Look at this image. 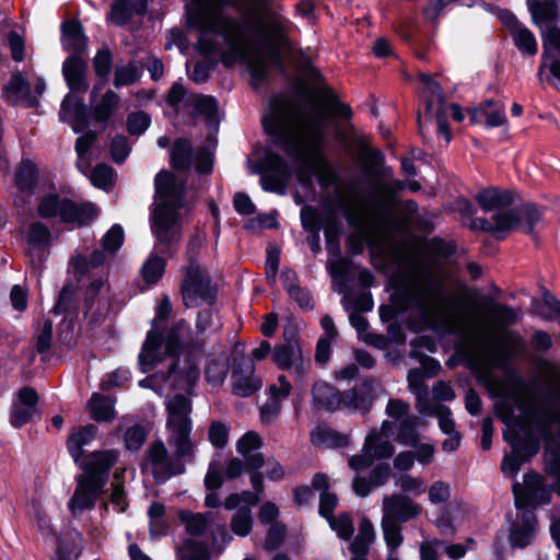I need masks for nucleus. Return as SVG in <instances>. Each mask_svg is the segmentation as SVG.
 Returning <instances> with one entry per match:
<instances>
[{
  "instance_id": "1",
  "label": "nucleus",
  "mask_w": 560,
  "mask_h": 560,
  "mask_svg": "<svg viewBox=\"0 0 560 560\" xmlns=\"http://www.w3.org/2000/svg\"><path fill=\"white\" fill-rule=\"evenodd\" d=\"M272 0H190L187 20L198 32L196 49L219 56L230 68L244 61L255 82L267 78L270 66H281L288 21L271 7Z\"/></svg>"
},
{
  "instance_id": "2",
  "label": "nucleus",
  "mask_w": 560,
  "mask_h": 560,
  "mask_svg": "<svg viewBox=\"0 0 560 560\" xmlns=\"http://www.w3.org/2000/svg\"><path fill=\"white\" fill-rule=\"evenodd\" d=\"M395 304L415 317L417 328L465 329L467 359L475 373L485 378L501 365L510 348L522 342L516 332L505 330L520 322V310L492 302L487 320L464 326L452 312L453 300L446 292L444 276L429 267H412L405 272L395 293Z\"/></svg>"
},
{
  "instance_id": "3",
  "label": "nucleus",
  "mask_w": 560,
  "mask_h": 560,
  "mask_svg": "<svg viewBox=\"0 0 560 560\" xmlns=\"http://www.w3.org/2000/svg\"><path fill=\"white\" fill-rule=\"evenodd\" d=\"M325 120L320 107L302 112L292 100L277 96L271 100L270 112L262 118V125L294 162L307 171L322 173L328 167L324 155Z\"/></svg>"
},
{
  "instance_id": "4",
  "label": "nucleus",
  "mask_w": 560,
  "mask_h": 560,
  "mask_svg": "<svg viewBox=\"0 0 560 560\" xmlns=\"http://www.w3.org/2000/svg\"><path fill=\"white\" fill-rule=\"evenodd\" d=\"M156 208L153 213L152 232L155 247L172 256L182 238L179 209L183 207L185 186L168 171H161L154 179Z\"/></svg>"
},
{
  "instance_id": "5",
  "label": "nucleus",
  "mask_w": 560,
  "mask_h": 560,
  "mask_svg": "<svg viewBox=\"0 0 560 560\" xmlns=\"http://www.w3.org/2000/svg\"><path fill=\"white\" fill-rule=\"evenodd\" d=\"M526 3L532 22L541 34L542 52L537 75L560 90V0H527Z\"/></svg>"
},
{
  "instance_id": "6",
  "label": "nucleus",
  "mask_w": 560,
  "mask_h": 560,
  "mask_svg": "<svg viewBox=\"0 0 560 560\" xmlns=\"http://www.w3.org/2000/svg\"><path fill=\"white\" fill-rule=\"evenodd\" d=\"M512 490L515 506L523 512L521 520L510 528L509 541L512 548H525L532 544L536 529V517L532 509L548 503L551 489L541 475L528 471L524 475L523 483L515 481Z\"/></svg>"
},
{
  "instance_id": "7",
  "label": "nucleus",
  "mask_w": 560,
  "mask_h": 560,
  "mask_svg": "<svg viewBox=\"0 0 560 560\" xmlns=\"http://www.w3.org/2000/svg\"><path fill=\"white\" fill-rule=\"evenodd\" d=\"M114 457H74L82 470L77 476V488L69 502V510L78 514L94 506L109 478Z\"/></svg>"
},
{
  "instance_id": "8",
  "label": "nucleus",
  "mask_w": 560,
  "mask_h": 560,
  "mask_svg": "<svg viewBox=\"0 0 560 560\" xmlns=\"http://www.w3.org/2000/svg\"><path fill=\"white\" fill-rule=\"evenodd\" d=\"M385 413L394 421H398L396 441L411 452L399 455H432L435 451L431 441L421 436L418 431L420 419L410 415V405L399 398H390L385 407Z\"/></svg>"
},
{
  "instance_id": "9",
  "label": "nucleus",
  "mask_w": 560,
  "mask_h": 560,
  "mask_svg": "<svg viewBox=\"0 0 560 560\" xmlns=\"http://www.w3.org/2000/svg\"><path fill=\"white\" fill-rule=\"evenodd\" d=\"M166 411L170 445L175 447V455H190L194 452V444L190 440L192 429L191 400L182 394H177L166 401Z\"/></svg>"
},
{
  "instance_id": "10",
  "label": "nucleus",
  "mask_w": 560,
  "mask_h": 560,
  "mask_svg": "<svg viewBox=\"0 0 560 560\" xmlns=\"http://www.w3.org/2000/svg\"><path fill=\"white\" fill-rule=\"evenodd\" d=\"M180 293L187 307H197L201 303L212 304L215 300V288L209 275L195 261L184 269Z\"/></svg>"
},
{
  "instance_id": "11",
  "label": "nucleus",
  "mask_w": 560,
  "mask_h": 560,
  "mask_svg": "<svg viewBox=\"0 0 560 560\" xmlns=\"http://www.w3.org/2000/svg\"><path fill=\"white\" fill-rule=\"evenodd\" d=\"M402 184L399 180H394L392 184L385 182H377L374 185L373 192L375 201L373 205L374 214L370 217L361 210H352L347 213L348 221L353 225H384L389 220V211L392 208V197L395 189H400Z\"/></svg>"
},
{
  "instance_id": "12",
  "label": "nucleus",
  "mask_w": 560,
  "mask_h": 560,
  "mask_svg": "<svg viewBox=\"0 0 560 560\" xmlns=\"http://www.w3.org/2000/svg\"><path fill=\"white\" fill-rule=\"evenodd\" d=\"M173 358L165 375V382H170L175 389H183L190 393L199 380L200 371L198 360L192 352H180Z\"/></svg>"
},
{
  "instance_id": "13",
  "label": "nucleus",
  "mask_w": 560,
  "mask_h": 560,
  "mask_svg": "<svg viewBox=\"0 0 560 560\" xmlns=\"http://www.w3.org/2000/svg\"><path fill=\"white\" fill-rule=\"evenodd\" d=\"M172 167L186 171L195 166L196 172L209 174L212 171V156L207 149H201L194 158L192 144L185 138L176 139L171 150Z\"/></svg>"
},
{
  "instance_id": "14",
  "label": "nucleus",
  "mask_w": 560,
  "mask_h": 560,
  "mask_svg": "<svg viewBox=\"0 0 560 560\" xmlns=\"http://www.w3.org/2000/svg\"><path fill=\"white\" fill-rule=\"evenodd\" d=\"M243 462L238 457H233L228 460L224 465L214 460L209 465L208 472L205 477V486L208 493L205 498V505L207 508H218L221 504V500L218 494V490L223 483V475L229 479L238 477L243 471Z\"/></svg>"
},
{
  "instance_id": "15",
  "label": "nucleus",
  "mask_w": 560,
  "mask_h": 560,
  "mask_svg": "<svg viewBox=\"0 0 560 560\" xmlns=\"http://www.w3.org/2000/svg\"><path fill=\"white\" fill-rule=\"evenodd\" d=\"M254 173L261 174V187L266 191L283 192L289 179V166L278 154L268 152L265 159L258 162Z\"/></svg>"
},
{
  "instance_id": "16",
  "label": "nucleus",
  "mask_w": 560,
  "mask_h": 560,
  "mask_svg": "<svg viewBox=\"0 0 560 560\" xmlns=\"http://www.w3.org/2000/svg\"><path fill=\"white\" fill-rule=\"evenodd\" d=\"M421 510L409 495L393 493L383 498L382 520L401 524L418 517Z\"/></svg>"
},
{
  "instance_id": "17",
  "label": "nucleus",
  "mask_w": 560,
  "mask_h": 560,
  "mask_svg": "<svg viewBox=\"0 0 560 560\" xmlns=\"http://www.w3.org/2000/svg\"><path fill=\"white\" fill-rule=\"evenodd\" d=\"M38 183V171L30 160H23L15 170V192L12 194L13 206L23 208L31 202Z\"/></svg>"
},
{
  "instance_id": "18",
  "label": "nucleus",
  "mask_w": 560,
  "mask_h": 560,
  "mask_svg": "<svg viewBox=\"0 0 560 560\" xmlns=\"http://www.w3.org/2000/svg\"><path fill=\"white\" fill-rule=\"evenodd\" d=\"M500 20L506 27L517 50L525 57L536 56L538 43L534 33L510 11L501 12Z\"/></svg>"
},
{
  "instance_id": "19",
  "label": "nucleus",
  "mask_w": 560,
  "mask_h": 560,
  "mask_svg": "<svg viewBox=\"0 0 560 560\" xmlns=\"http://www.w3.org/2000/svg\"><path fill=\"white\" fill-rule=\"evenodd\" d=\"M231 382L232 392L238 397L252 396L262 385L260 378L255 374L253 361L247 358L234 362Z\"/></svg>"
},
{
  "instance_id": "20",
  "label": "nucleus",
  "mask_w": 560,
  "mask_h": 560,
  "mask_svg": "<svg viewBox=\"0 0 560 560\" xmlns=\"http://www.w3.org/2000/svg\"><path fill=\"white\" fill-rule=\"evenodd\" d=\"M249 460L247 463L250 470V481L256 490V492L252 491H243L242 493H232L224 501V508L226 510H234L240 506H254L259 501V492L262 491V477L261 474L257 470L260 469L264 465V457H247Z\"/></svg>"
},
{
  "instance_id": "21",
  "label": "nucleus",
  "mask_w": 560,
  "mask_h": 560,
  "mask_svg": "<svg viewBox=\"0 0 560 560\" xmlns=\"http://www.w3.org/2000/svg\"><path fill=\"white\" fill-rule=\"evenodd\" d=\"M165 355L168 354L160 329H150L138 357L141 372L147 373L153 370L164 360Z\"/></svg>"
},
{
  "instance_id": "22",
  "label": "nucleus",
  "mask_w": 560,
  "mask_h": 560,
  "mask_svg": "<svg viewBox=\"0 0 560 560\" xmlns=\"http://www.w3.org/2000/svg\"><path fill=\"white\" fill-rule=\"evenodd\" d=\"M375 398V381L366 378L353 388L342 392L341 408L368 412Z\"/></svg>"
},
{
  "instance_id": "23",
  "label": "nucleus",
  "mask_w": 560,
  "mask_h": 560,
  "mask_svg": "<svg viewBox=\"0 0 560 560\" xmlns=\"http://www.w3.org/2000/svg\"><path fill=\"white\" fill-rule=\"evenodd\" d=\"M394 431V422L384 420L381 428L372 429L363 444V455H393L395 446L390 441Z\"/></svg>"
},
{
  "instance_id": "24",
  "label": "nucleus",
  "mask_w": 560,
  "mask_h": 560,
  "mask_svg": "<svg viewBox=\"0 0 560 560\" xmlns=\"http://www.w3.org/2000/svg\"><path fill=\"white\" fill-rule=\"evenodd\" d=\"M164 342L168 355L186 352L184 348H199L201 346V341L198 337L195 338L191 335L189 325L184 319L176 322L171 327Z\"/></svg>"
},
{
  "instance_id": "25",
  "label": "nucleus",
  "mask_w": 560,
  "mask_h": 560,
  "mask_svg": "<svg viewBox=\"0 0 560 560\" xmlns=\"http://www.w3.org/2000/svg\"><path fill=\"white\" fill-rule=\"evenodd\" d=\"M312 406L318 411H335L341 409L342 392L325 382L316 381L311 389Z\"/></svg>"
},
{
  "instance_id": "26",
  "label": "nucleus",
  "mask_w": 560,
  "mask_h": 560,
  "mask_svg": "<svg viewBox=\"0 0 560 560\" xmlns=\"http://www.w3.org/2000/svg\"><path fill=\"white\" fill-rule=\"evenodd\" d=\"M98 217V209L93 202L77 203L63 198L61 221L83 226L90 224Z\"/></svg>"
},
{
  "instance_id": "27",
  "label": "nucleus",
  "mask_w": 560,
  "mask_h": 560,
  "mask_svg": "<svg viewBox=\"0 0 560 560\" xmlns=\"http://www.w3.org/2000/svg\"><path fill=\"white\" fill-rule=\"evenodd\" d=\"M59 117L68 122L75 133L82 132L89 124L85 105L70 94L66 95L61 103Z\"/></svg>"
},
{
  "instance_id": "28",
  "label": "nucleus",
  "mask_w": 560,
  "mask_h": 560,
  "mask_svg": "<svg viewBox=\"0 0 560 560\" xmlns=\"http://www.w3.org/2000/svg\"><path fill=\"white\" fill-rule=\"evenodd\" d=\"M142 467L150 471L159 483L184 471L182 457H147Z\"/></svg>"
},
{
  "instance_id": "29",
  "label": "nucleus",
  "mask_w": 560,
  "mask_h": 560,
  "mask_svg": "<svg viewBox=\"0 0 560 560\" xmlns=\"http://www.w3.org/2000/svg\"><path fill=\"white\" fill-rule=\"evenodd\" d=\"M2 96L8 104H22L26 107L36 105V100L31 94V86L21 73H15L11 77L3 86Z\"/></svg>"
},
{
  "instance_id": "30",
  "label": "nucleus",
  "mask_w": 560,
  "mask_h": 560,
  "mask_svg": "<svg viewBox=\"0 0 560 560\" xmlns=\"http://www.w3.org/2000/svg\"><path fill=\"white\" fill-rule=\"evenodd\" d=\"M86 70V62L80 56H70L63 61L62 74L71 91L85 92L89 89Z\"/></svg>"
},
{
  "instance_id": "31",
  "label": "nucleus",
  "mask_w": 560,
  "mask_h": 560,
  "mask_svg": "<svg viewBox=\"0 0 560 560\" xmlns=\"http://www.w3.org/2000/svg\"><path fill=\"white\" fill-rule=\"evenodd\" d=\"M310 441L315 446L342 450L350 445L349 434L341 433L328 425L315 427L310 433Z\"/></svg>"
},
{
  "instance_id": "32",
  "label": "nucleus",
  "mask_w": 560,
  "mask_h": 560,
  "mask_svg": "<svg viewBox=\"0 0 560 560\" xmlns=\"http://www.w3.org/2000/svg\"><path fill=\"white\" fill-rule=\"evenodd\" d=\"M419 80L422 83L421 94L425 102V114H433L436 109L446 108L441 85L427 73H419Z\"/></svg>"
},
{
  "instance_id": "33",
  "label": "nucleus",
  "mask_w": 560,
  "mask_h": 560,
  "mask_svg": "<svg viewBox=\"0 0 560 560\" xmlns=\"http://www.w3.org/2000/svg\"><path fill=\"white\" fill-rule=\"evenodd\" d=\"M375 540V530L372 522L363 518L359 525V532L349 546L352 553L351 560H368L371 545Z\"/></svg>"
},
{
  "instance_id": "34",
  "label": "nucleus",
  "mask_w": 560,
  "mask_h": 560,
  "mask_svg": "<svg viewBox=\"0 0 560 560\" xmlns=\"http://www.w3.org/2000/svg\"><path fill=\"white\" fill-rule=\"evenodd\" d=\"M62 46L72 56H79L85 51L88 39L79 22L67 21L62 24Z\"/></svg>"
},
{
  "instance_id": "35",
  "label": "nucleus",
  "mask_w": 560,
  "mask_h": 560,
  "mask_svg": "<svg viewBox=\"0 0 560 560\" xmlns=\"http://www.w3.org/2000/svg\"><path fill=\"white\" fill-rule=\"evenodd\" d=\"M230 369V355L228 351L210 354L206 368V380L212 386H220L226 378Z\"/></svg>"
},
{
  "instance_id": "36",
  "label": "nucleus",
  "mask_w": 560,
  "mask_h": 560,
  "mask_svg": "<svg viewBox=\"0 0 560 560\" xmlns=\"http://www.w3.org/2000/svg\"><path fill=\"white\" fill-rule=\"evenodd\" d=\"M114 404L115 400L109 396L94 393L88 401L86 409L95 421L108 422L116 416Z\"/></svg>"
},
{
  "instance_id": "37",
  "label": "nucleus",
  "mask_w": 560,
  "mask_h": 560,
  "mask_svg": "<svg viewBox=\"0 0 560 560\" xmlns=\"http://www.w3.org/2000/svg\"><path fill=\"white\" fill-rule=\"evenodd\" d=\"M98 428L92 423L73 428L67 441L69 452L72 455H80L83 447L95 440Z\"/></svg>"
},
{
  "instance_id": "38",
  "label": "nucleus",
  "mask_w": 560,
  "mask_h": 560,
  "mask_svg": "<svg viewBox=\"0 0 560 560\" xmlns=\"http://www.w3.org/2000/svg\"><path fill=\"white\" fill-rule=\"evenodd\" d=\"M477 201L482 210L491 211L512 203L513 198L510 191H501L497 188L481 190L477 195Z\"/></svg>"
},
{
  "instance_id": "39",
  "label": "nucleus",
  "mask_w": 560,
  "mask_h": 560,
  "mask_svg": "<svg viewBox=\"0 0 560 560\" xmlns=\"http://www.w3.org/2000/svg\"><path fill=\"white\" fill-rule=\"evenodd\" d=\"M300 358H302V351L295 341L277 346L272 352L273 362L282 370H290V366Z\"/></svg>"
},
{
  "instance_id": "40",
  "label": "nucleus",
  "mask_w": 560,
  "mask_h": 560,
  "mask_svg": "<svg viewBox=\"0 0 560 560\" xmlns=\"http://www.w3.org/2000/svg\"><path fill=\"white\" fill-rule=\"evenodd\" d=\"M179 520L186 525V530L192 536H203L211 522V513H192L180 511Z\"/></svg>"
},
{
  "instance_id": "41",
  "label": "nucleus",
  "mask_w": 560,
  "mask_h": 560,
  "mask_svg": "<svg viewBox=\"0 0 560 560\" xmlns=\"http://www.w3.org/2000/svg\"><path fill=\"white\" fill-rule=\"evenodd\" d=\"M148 516L150 535L152 537L166 535L168 525L165 518L164 504L160 502H153L148 510Z\"/></svg>"
},
{
  "instance_id": "42",
  "label": "nucleus",
  "mask_w": 560,
  "mask_h": 560,
  "mask_svg": "<svg viewBox=\"0 0 560 560\" xmlns=\"http://www.w3.org/2000/svg\"><path fill=\"white\" fill-rule=\"evenodd\" d=\"M119 104V96L112 90L105 92L101 101L93 108V116L100 122L107 121Z\"/></svg>"
},
{
  "instance_id": "43",
  "label": "nucleus",
  "mask_w": 560,
  "mask_h": 560,
  "mask_svg": "<svg viewBox=\"0 0 560 560\" xmlns=\"http://www.w3.org/2000/svg\"><path fill=\"white\" fill-rule=\"evenodd\" d=\"M253 528L252 510L248 506H240L231 518L232 532L241 537L249 535Z\"/></svg>"
},
{
  "instance_id": "44",
  "label": "nucleus",
  "mask_w": 560,
  "mask_h": 560,
  "mask_svg": "<svg viewBox=\"0 0 560 560\" xmlns=\"http://www.w3.org/2000/svg\"><path fill=\"white\" fill-rule=\"evenodd\" d=\"M106 259L107 253L105 250L96 249L91 254L89 259L78 255L72 259V265L78 273L84 276L88 275L91 269L101 267Z\"/></svg>"
},
{
  "instance_id": "45",
  "label": "nucleus",
  "mask_w": 560,
  "mask_h": 560,
  "mask_svg": "<svg viewBox=\"0 0 560 560\" xmlns=\"http://www.w3.org/2000/svg\"><path fill=\"white\" fill-rule=\"evenodd\" d=\"M326 521L340 539L348 541L353 536L354 526L350 513L342 512L338 516L332 515Z\"/></svg>"
},
{
  "instance_id": "46",
  "label": "nucleus",
  "mask_w": 560,
  "mask_h": 560,
  "mask_svg": "<svg viewBox=\"0 0 560 560\" xmlns=\"http://www.w3.org/2000/svg\"><path fill=\"white\" fill-rule=\"evenodd\" d=\"M140 79V70L135 61L117 66L114 71L113 84L116 89L131 85Z\"/></svg>"
},
{
  "instance_id": "47",
  "label": "nucleus",
  "mask_w": 560,
  "mask_h": 560,
  "mask_svg": "<svg viewBox=\"0 0 560 560\" xmlns=\"http://www.w3.org/2000/svg\"><path fill=\"white\" fill-rule=\"evenodd\" d=\"M188 105L205 116L208 119H212L218 112V104L214 97L202 94H194L187 98Z\"/></svg>"
},
{
  "instance_id": "48",
  "label": "nucleus",
  "mask_w": 560,
  "mask_h": 560,
  "mask_svg": "<svg viewBox=\"0 0 560 560\" xmlns=\"http://www.w3.org/2000/svg\"><path fill=\"white\" fill-rule=\"evenodd\" d=\"M63 199L57 194L44 195L37 206V213L43 219H49L62 214Z\"/></svg>"
},
{
  "instance_id": "49",
  "label": "nucleus",
  "mask_w": 560,
  "mask_h": 560,
  "mask_svg": "<svg viewBox=\"0 0 560 560\" xmlns=\"http://www.w3.org/2000/svg\"><path fill=\"white\" fill-rule=\"evenodd\" d=\"M396 487H398L402 494L421 495L427 491V483L423 479L411 477L409 475H394Z\"/></svg>"
},
{
  "instance_id": "50",
  "label": "nucleus",
  "mask_w": 560,
  "mask_h": 560,
  "mask_svg": "<svg viewBox=\"0 0 560 560\" xmlns=\"http://www.w3.org/2000/svg\"><path fill=\"white\" fill-rule=\"evenodd\" d=\"M165 260L156 255H151L144 262L141 273L148 284H155L163 276Z\"/></svg>"
},
{
  "instance_id": "51",
  "label": "nucleus",
  "mask_w": 560,
  "mask_h": 560,
  "mask_svg": "<svg viewBox=\"0 0 560 560\" xmlns=\"http://www.w3.org/2000/svg\"><path fill=\"white\" fill-rule=\"evenodd\" d=\"M480 112L486 117L489 127H500L506 122L503 104H495L493 101H486L480 105Z\"/></svg>"
},
{
  "instance_id": "52",
  "label": "nucleus",
  "mask_w": 560,
  "mask_h": 560,
  "mask_svg": "<svg viewBox=\"0 0 560 560\" xmlns=\"http://www.w3.org/2000/svg\"><path fill=\"white\" fill-rule=\"evenodd\" d=\"M495 234L516 229L521 224V217L516 210H502L493 215Z\"/></svg>"
},
{
  "instance_id": "53",
  "label": "nucleus",
  "mask_w": 560,
  "mask_h": 560,
  "mask_svg": "<svg viewBox=\"0 0 560 560\" xmlns=\"http://www.w3.org/2000/svg\"><path fill=\"white\" fill-rule=\"evenodd\" d=\"M462 514V509L458 504H448L441 516L436 520V527L442 535H454L455 526L453 518Z\"/></svg>"
},
{
  "instance_id": "54",
  "label": "nucleus",
  "mask_w": 560,
  "mask_h": 560,
  "mask_svg": "<svg viewBox=\"0 0 560 560\" xmlns=\"http://www.w3.org/2000/svg\"><path fill=\"white\" fill-rule=\"evenodd\" d=\"M147 439V430L141 424H133L124 433L126 451L138 452Z\"/></svg>"
},
{
  "instance_id": "55",
  "label": "nucleus",
  "mask_w": 560,
  "mask_h": 560,
  "mask_svg": "<svg viewBox=\"0 0 560 560\" xmlns=\"http://www.w3.org/2000/svg\"><path fill=\"white\" fill-rule=\"evenodd\" d=\"M381 527L384 534V539L389 551L395 553V550L402 542V535L399 523L382 520Z\"/></svg>"
},
{
  "instance_id": "56",
  "label": "nucleus",
  "mask_w": 560,
  "mask_h": 560,
  "mask_svg": "<svg viewBox=\"0 0 560 560\" xmlns=\"http://www.w3.org/2000/svg\"><path fill=\"white\" fill-rule=\"evenodd\" d=\"M124 243V230L119 224L113 225L102 238L104 250L114 255Z\"/></svg>"
},
{
  "instance_id": "57",
  "label": "nucleus",
  "mask_w": 560,
  "mask_h": 560,
  "mask_svg": "<svg viewBox=\"0 0 560 560\" xmlns=\"http://www.w3.org/2000/svg\"><path fill=\"white\" fill-rule=\"evenodd\" d=\"M301 222L305 231L315 233L319 232L323 226V220L316 208L305 206L301 210Z\"/></svg>"
},
{
  "instance_id": "58",
  "label": "nucleus",
  "mask_w": 560,
  "mask_h": 560,
  "mask_svg": "<svg viewBox=\"0 0 560 560\" xmlns=\"http://www.w3.org/2000/svg\"><path fill=\"white\" fill-rule=\"evenodd\" d=\"M92 184L102 189L108 188L114 180V170L106 164H97L90 176Z\"/></svg>"
},
{
  "instance_id": "59",
  "label": "nucleus",
  "mask_w": 560,
  "mask_h": 560,
  "mask_svg": "<svg viewBox=\"0 0 560 560\" xmlns=\"http://www.w3.org/2000/svg\"><path fill=\"white\" fill-rule=\"evenodd\" d=\"M113 66V55L108 48H102L100 49L94 59H93V68L95 71V74L98 78H107L110 73Z\"/></svg>"
},
{
  "instance_id": "60",
  "label": "nucleus",
  "mask_w": 560,
  "mask_h": 560,
  "mask_svg": "<svg viewBox=\"0 0 560 560\" xmlns=\"http://www.w3.org/2000/svg\"><path fill=\"white\" fill-rule=\"evenodd\" d=\"M135 12L130 9L127 0H116L110 8L108 20L116 25L122 26L129 22Z\"/></svg>"
},
{
  "instance_id": "61",
  "label": "nucleus",
  "mask_w": 560,
  "mask_h": 560,
  "mask_svg": "<svg viewBox=\"0 0 560 560\" xmlns=\"http://www.w3.org/2000/svg\"><path fill=\"white\" fill-rule=\"evenodd\" d=\"M27 241L34 246H46L50 241V231L42 222H33L28 226Z\"/></svg>"
},
{
  "instance_id": "62",
  "label": "nucleus",
  "mask_w": 560,
  "mask_h": 560,
  "mask_svg": "<svg viewBox=\"0 0 560 560\" xmlns=\"http://www.w3.org/2000/svg\"><path fill=\"white\" fill-rule=\"evenodd\" d=\"M75 287L71 283L63 285L59 293L58 301L54 306L55 314H61L70 311L73 307V301L75 296Z\"/></svg>"
},
{
  "instance_id": "63",
  "label": "nucleus",
  "mask_w": 560,
  "mask_h": 560,
  "mask_svg": "<svg viewBox=\"0 0 560 560\" xmlns=\"http://www.w3.org/2000/svg\"><path fill=\"white\" fill-rule=\"evenodd\" d=\"M151 119L144 112L131 113L127 118V129L130 135H141L150 126Z\"/></svg>"
},
{
  "instance_id": "64",
  "label": "nucleus",
  "mask_w": 560,
  "mask_h": 560,
  "mask_svg": "<svg viewBox=\"0 0 560 560\" xmlns=\"http://www.w3.org/2000/svg\"><path fill=\"white\" fill-rule=\"evenodd\" d=\"M407 381L409 390L415 395L416 398L429 395L428 387L423 381V373L420 369H413L409 371Z\"/></svg>"
}]
</instances>
